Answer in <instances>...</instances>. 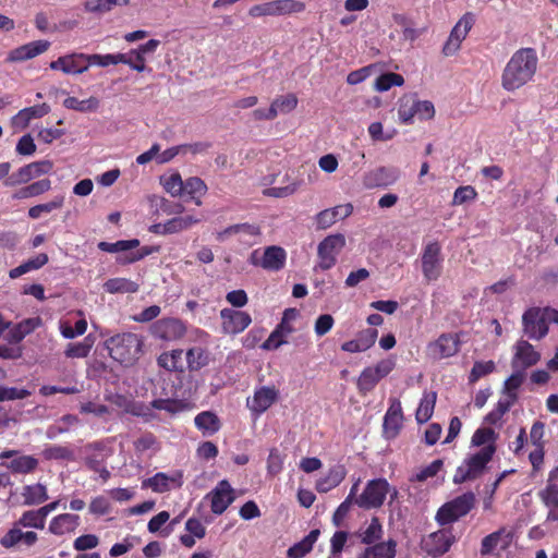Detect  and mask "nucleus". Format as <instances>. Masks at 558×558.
<instances>
[{
    "mask_svg": "<svg viewBox=\"0 0 558 558\" xmlns=\"http://www.w3.org/2000/svg\"><path fill=\"white\" fill-rule=\"evenodd\" d=\"M538 56L534 48H520L512 53L501 73V87L513 93L534 81Z\"/></svg>",
    "mask_w": 558,
    "mask_h": 558,
    "instance_id": "f257e3e1",
    "label": "nucleus"
},
{
    "mask_svg": "<svg viewBox=\"0 0 558 558\" xmlns=\"http://www.w3.org/2000/svg\"><path fill=\"white\" fill-rule=\"evenodd\" d=\"M45 525L46 520L39 509L27 510L22 513L19 520L13 524V527L0 538V545L5 549H10L22 542L27 547H31L37 543L38 535L33 531L23 532L21 527L43 530Z\"/></svg>",
    "mask_w": 558,
    "mask_h": 558,
    "instance_id": "f03ea898",
    "label": "nucleus"
},
{
    "mask_svg": "<svg viewBox=\"0 0 558 558\" xmlns=\"http://www.w3.org/2000/svg\"><path fill=\"white\" fill-rule=\"evenodd\" d=\"M143 344L142 337L133 332L117 333L106 340L110 357L126 367L140 359Z\"/></svg>",
    "mask_w": 558,
    "mask_h": 558,
    "instance_id": "7ed1b4c3",
    "label": "nucleus"
},
{
    "mask_svg": "<svg viewBox=\"0 0 558 558\" xmlns=\"http://www.w3.org/2000/svg\"><path fill=\"white\" fill-rule=\"evenodd\" d=\"M476 505L473 492H466L445 502L436 512L435 520L440 526L457 522L465 517Z\"/></svg>",
    "mask_w": 558,
    "mask_h": 558,
    "instance_id": "20e7f679",
    "label": "nucleus"
},
{
    "mask_svg": "<svg viewBox=\"0 0 558 558\" xmlns=\"http://www.w3.org/2000/svg\"><path fill=\"white\" fill-rule=\"evenodd\" d=\"M495 451L496 446L490 444L484 446L478 452L465 459L456 470L453 483L462 484L466 481L477 478L485 470L487 463L493 459Z\"/></svg>",
    "mask_w": 558,
    "mask_h": 558,
    "instance_id": "39448f33",
    "label": "nucleus"
},
{
    "mask_svg": "<svg viewBox=\"0 0 558 558\" xmlns=\"http://www.w3.org/2000/svg\"><path fill=\"white\" fill-rule=\"evenodd\" d=\"M388 493H390V484L386 478L371 480L355 499V504L363 509H377L384 505Z\"/></svg>",
    "mask_w": 558,
    "mask_h": 558,
    "instance_id": "423d86ee",
    "label": "nucleus"
},
{
    "mask_svg": "<svg viewBox=\"0 0 558 558\" xmlns=\"http://www.w3.org/2000/svg\"><path fill=\"white\" fill-rule=\"evenodd\" d=\"M345 245V238L341 233L326 236L317 247L318 263L316 269L329 270L337 263V256Z\"/></svg>",
    "mask_w": 558,
    "mask_h": 558,
    "instance_id": "0eeeda50",
    "label": "nucleus"
},
{
    "mask_svg": "<svg viewBox=\"0 0 558 558\" xmlns=\"http://www.w3.org/2000/svg\"><path fill=\"white\" fill-rule=\"evenodd\" d=\"M454 542L456 536L452 533V529L444 527L424 537L422 541V549L428 556L439 557L449 551Z\"/></svg>",
    "mask_w": 558,
    "mask_h": 558,
    "instance_id": "6e6552de",
    "label": "nucleus"
},
{
    "mask_svg": "<svg viewBox=\"0 0 558 558\" xmlns=\"http://www.w3.org/2000/svg\"><path fill=\"white\" fill-rule=\"evenodd\" d=\"M422 272L427 281H435L441 275V247L437 241L425 245L422 257Z\"/></svg>",
    "mask_w": 558,
    "mask_h": 558,
    "instance_id": "1a4fd4ad",
    "label": "nucleus"
},
{
    "mask_svg": "<svg viewBox=\"0 0 558 558\" xmlns=\"http://www.w3.org/2000/svg\"><path fill=\"white\" fill-rule=\"evenodd\" d=\"M474 23L473 15L471 13H465L453 26L450 32V35L446 43L442 46V54L445 57H451L456 54L461 48L462 41L468 36Z\"/></svg>",
    "mask_w": 558,
    "mask_h": 558,
    "instance_id": "9d476101",
    "label": "nucleus"
},
{
    "mask_svg": "<svg viewBox=\"0 0 558 558\" xmlns=\"http://www.w3.org/2000/svg\"><path fill=\"white\" fill-rule=\"evenodd\" d=\"M51 70H60L64 74H82L90 66V56L82 52H73L59 57L49 64Z\"/></svg>",
    "mask_w": 558,
    "mask_h": 558,
    "instance_id": "9b49d317",
    "label": "nucleus"
},
{
    "mask_svg": "<svg viewBox=\"0 0 558 558\" xmlns=\"http://www.w3.org/2000/svg\"><path fill=\"white\" fill-rule=\"evenodd\" d=\"M286 251L277 245L266 247L262 258L257 257V251H254L250 256L252 265L259 266L269 271L281 270L286 265Z\"/></svg>",
    "mask_w": 558,
    "mask_h": 558,
    "instance_id": "f8f14e48",
    "label": "nucleus"
},
{
    "mask_svg": "<svg viewBox=\"0 0 558 558\" xmlns=\"http://www.w3.org/2000/svg\"><path fill=\"white\" fill-rule=\"evenodd\" d=\"M400 177L395 167H377L364 173L363 185L366 189H384L395 184Z\"/></svg>",
    "mask_w": 558,
    "mask_h": 558,
    "instance_id": "ddd939ff",
    "label": "nucleus"
},
{
    "mask_svg": "<svg viewBox=\"0 0 558 558\" xmlns=\"http://www.w3.org/2000/svg\"><path fill=\"white\" fill-rule=\"evenodd\" d=\"M460 333L445 332L430 342L427 348L434 357L441 360L454 356L460 351Z\"/></svg>",
    "mask_w": 558,
    "mask_h": 558,
    "instance_id": "4468645a",
    "label": "nucleus"
},
{
    "mask_svg": "<svg viewBox=\"0 0 558 558\" xmlns=\"http://www.w3.org/2000/svg\"><path fill=\"white\" fill-rule=\"evenodd\" d=\"M523 330L530 339L539 340L548 332V326L541 307H531L522 316Z\"/></svg>",
    "mask_w": 558,
    "mask_h": 558,
    "instance_id": "2eb2a0df",
    "label": "nucleus"
},
{
    "mask_svg": "<svg viewBox=\"0 0 558 558\" xmlns=\"http://www.w3.org/2000/svg\"><path fill=\"white\" fill-rule=\"evenodd\" d=\"M210 500V509L215 514H222L234 500V492L227 480L220 481L206 496Z\"/></svg>",
    "mask_w": 558,
    "mask_h": 558,
    "instance_id": "dca6fc26",
    "label": "nucleus"
},
{
    "mask_svg": "<svg viewBox=\"0 0 558 558\" xmlns=\"http://www.w3.org/2000/svg\"><path fill=\"white\" fill-rule=\"evenodd\" d=\"M220 317L222 319L223 332L229 335H238L244 331L252 323L248 313L232 308H222Z\"/></svg>",
    "mask_w": 558,
    "mask_h": 558,
    "instance_id": "f3484780",
    "label": "nucleus"
},
{
    "mask_svg": "<svg viewBox=\"0 0 558 558\" xmlns=\"http://www.w3.org/2000/svg\"><path fill=\"white\" fill-rule=\"evenodd\" d=\"M185 331L184 324L178 318H161L151 326L153 336L166 341L180 339Z\"/></svg>",
    "mask_w": 558,
    "mask_h": 558,
    "instance_id": "a211bd4d",
    "label": "nucleus"
},
{
    "mask_svg": "<svg viewBox=\"0 0 558 558\" xmlns=\"http://www.w3.org/2000/svg\"><path fill=\"white\" fill-rule=\"evenodd\" d=\"M13 458L4 464L14 474H29L38 466V460L33 456H19L17 450H4L0 453V460Z\"/></svg>",
    "mask_w": 558,
    "mask_h": 558,
    "instance_id": "6ab92c4d",
    "label": "nucleus"
},
{
    "mask_svg": "<svg viewBox=\"0 0 558 558\" xmlns=\"http://www.w3.org/2000/svg\"><path fill=\"white\" fill-rule=\"evenodd\" d=\"M539 360L541 354L535 351L534 347L525 340H520L515 344L511 366L513 369H522L525 373L526 368L536 365Z\"/></svg>",
    "mask_w": 558,
    "mask_h": 558,
    "instance_id": "aec40b11",
    "label": "nucleus"
},
{
    "mask_svg": "<svg viewBox=\"0 0 558 558\" xmlns=\"http://www.w3.org/2000/svg\"><path fill=\"white\" fill-rule=\"evenodd\" d=\"M278 390L275 387L263 386L255 390L252 399H247V408L255 414L267 411L277 400Z\"/></svg>",
    "mask_w": 558,
    "mask_h": 558,
    "instance_id": "412c9836",
    "label": "nucleus"
},
{
    "mask_svg": "<svg viewBox=\"0 0 558 558\" xmlns=\"http://www.w3.org/2000/svg\"><path fill=\"white\" fill-rule=\"evenodd\" d=\"M49 47L50 43L48 40L31 41L11 50L8 59L12 62L26 61L46 52Z\"/></svg>",
    "mask_w": 558,
    "mask_h": 558,
    "instance_id": "4be33fe9",
    "label": "nucleus"
},
{
    "mask_svg": "<svg viewBox=\"0 0 558 558\" xmlns=\"http://www.w3.org/2000/svg\"><path fill=\"white\" fill-rule=\"evenodd\" d=\"M182 477L181 472H177L171 476L163 472H158L154 476L144 480L142 482V488H150L155 493L162 494L170 490V483L175 484L177 487H181L183 484Z\"/></svg>",
    "mask_w": 558,
    "mask_h": 558,
    "instance_id": "5701e85b",
    "label": "nucleus"
},
{
    "mask_svg": "<svg viewBox=\"0 0 558 558\" xmlns=\"http://www.w3.org/2000/svg\"><path fill=\"white\" fill-rule=\"evenodd\" d=\"M81 525L78 514L61 513L51 519L49 523V532L57 536L74 533Z\"/></svg>",
    "mask_w": 558,
    "mask_h": 558,
    "instance_id": "b1692460",
    "label": "nucleus"
},
{
    "mask_svg": "<svg viewBox=\"0 0 558 558\" xmlns=\"http://www.w3.org/2000/svg\"><path fill=\"white\" fill-rule=\"evenodd\" d=\"M402 421L403 413L401 403L400 401H393L384 416L383 427L388 438H393L399 434L402 427Z\"/></svg>",
    "mask_w": 558,
    "mask_h": 558,
    "instance_id": "393cba45",
    "label": "nucleus"
},
{
    "mask_svg": "<svg viewBox=\"0 0 558 558\" xmlns=\"http://www.w3.org/2000/svg\"><path fill=\"white\" fill-rule=\"evenodd\" d=\"M260 234V228L253 223H236L227 227L222 231L217 233L218 241H225L231 235H240V241L248 242L247 238L256 239Z\"/></svg>",
    "mask_w": 558,
    "mask_h": 558,
    "instance_id": "a878e982",
    "label": "nucleus"
},
{
    "mask_svg": "<svg viewBox=\"0 0 558 558\" xmlns=\"http://www.w3.org/2000/svg\"><path fill=\"white\" fill-rule=\"evenodd\" d=\"M397 542L389 538L385 542H376L367 546L359 556V558H396Z\"/></svg>",
    "mask_w": 558,
    "mask_h": 558,
    "instance_id": "bb28decb",
    "label": "nucleus"
},
{
    "mask_svg": "<svg viewBox=\"0 0 558 558\" xmlns=\"http://www.w3.org/2000/svg\"><path fill=\"white\" fill-rule=\"evenodd\" d=\"M347 475L344 465L337 464L328 470V473L316 482V490L318 493H328L332 488L337 487Z\"/></svg>",
    "mask_w": 558,
    "mask_h": 558,
    "instance_id": "cd10ccee",
    "label": "nucleus"
},
{
    "mask_svg": "<svg viewBox=\"0 0 558 558\" xmlns=\"http://www.w3.org/2000/svg\"><path fill=\"white\" fill-rule=\"evenodd\" d=\"M106 401L122 409L124 413L132 414L135 416L145 415V405L141 402H136L129 397L121 393H111L105 397Z\"/></svg>",
    "mask_w": 558,
    "mask_h": 558,
    "instance_id": "c85d7f7f",
    "label": "nucleus"
},
{
    "mask_svg": "<svg viewBox=\"0 0 558 558\" xmlns=\"http://www.w3.org/2000/svg\"><path fill=\"white\" fill-rule=\"evenodd\" d=\"M539 498L548 508L547 520L558 521V485L547 483L546 487L539 492Z\"/></svg>",
    "mask_w": 558,
    "mask_h": 558,
    "instance_id": "c756f323",
    "label": "nucleus"
},
{
    "mask_svg": "<svg viewBox=\"0 0 558 558\" xmlns=\"http://www.w3.org/2000/svg\"><path fill=\"white\" fill-rule=\"evenodd\" d=\"M194 423L197 429H199L205 436L216 434L221 427L219 417L211 411H203L198 413L194 418Z\"/></svg>",
    "mask_w": 558,
    "mask_h": 558,
    "instance_id": "7c9ffc66",
    "label": "nucleus"
},
{
    "mask_svg": "<svg viewBox=\"0 0 558 558\" xmlns=\"http://www.w3.org/2000/svg\"><path fill=\"white\" fill-rule=\"evenodd\" d=\"M294 331L293 327H287L279 323L276 328L271 331L269 337L263 342L260 348L266 351L277 350L282 344H286L287 337Z\"/></svg>",
    "mask_w": 558,
    "mask_h": 558,
    "instance_id": "2f4dec72",
    "label": "nucleus"
},
{
    "mask_svg": "<svg viewBox=\"0 0 558 558\" xmlns=\"http://www.w3.org/2000/svg\"><path fill=\"white\" fill-rule=\"evenodd\" d=\"M51 189V181L49 179H41L33 182L26 186L16 190L12 198L13 199H26L39 196Z\"/></svg>",
    "mask_w": 558,
    "mask_h": 558,
    "instance_id": "473e14b6",
    "label": "nucleus"
},
{
    "mask_svg": "<svg viewBox=\"0 0 558 558\" xmlns=\"http://www.w3.org/2000/svg\"><path fill=\"white\" fill-rule=\"evenodd\" d=\"M319 534H320L319 530H317V529L312 530L302 541L295 543L288 549V551H287L288 557L289 558H303L305 555H307L313 549V546L316 543Z\"/></svg>",
    "mask_w": 558,
    "mask_h": 558,
    "instance_id": "72a5a7b5",
    "label": "nucleus"
},
{
    "mask_svg": "<svg viewBox=\"0 0 558 558\" xmlns=\"http://www.w3.org/2000/svg\"><path fill=\"white\" fill-rule=\"evenodd\" d=\"M22 496L25 506L40 505L49 498L47 487L41 483L24 486Z\"/></svg>",
    "mask_w": 558,
    "mask_h": 558,
    "instance_id": "f704fd0d",
    "label": "nucleus"
},
{
    "mask_svg": "<svg viewBox=\"0 0 558 558\" xmlns=\"http://www.w3.org/2000/svg\"><path fill=\"white\" fill-rule=\"evenodd\" d=\"M49 262V257L46 253H39L35 257L27 259L22 263L20 266L12 268L9 271V277L11 279H16L24 274H27L33 270H38L44 267Z\"/></svg>",
    "mask_w": 558,
    "mask_h": 558,
    "instance_id": "c9c22d12",
    "label": "nucleus"
},
{
    "mask_svg": "<svg viewBox=\"0 0 558 558\" xmlns=\"http://www.w3.org/2000/svg\"><path fill=\"white\" fill-rule=\"evenodd\" d=\"M383 535L384 527L379 518L377 517H373L369 524L365 529H361L359 532L361 543L367 546H371L376 542L381 541Z\"/></svg>",
    "mask_w": 558,
    "mask_h": 558,
    "instance_id": "e433bc0d",
    "label": "nucleus"
},
{
    "mask_svg": "<svg viewBox=\"0 0 558 558\" xmlns=\"http://www.w3.org/2000/svg\"><path fill=\"white\" fill-rule=\"evenodd\" d=\"M158 365L169 372H183L184 359L183 350H172L171 352H163L158 356Z\"/></svg>",
    "mask_w": 558,
    "mask_h": 558,
    "instance_id": "4c0bfd02",
    "label": "nucleus"
},
{
    "mask_svg": "<svg viewBox=\"0 0 558 558\" xmlns=\"http://www.w3.org/2000/svg\"><path fill=\"white\" fill-rule=\"evenodd\" d=\"M41 456L47 461H74L75 452L70 446L62 445H48L43 451Z\"/></svg>",
    "mask_w": 558,
    "mask_h": 558,
    "instance_id": "58836bf2",
    "label": "nucleus"
},
{
    "mask_svg": "<svg viewBox=\"0 0 558 558\" xmlns=\"http://www.w3.org/2000/svg\"><path fill=\"white\" fill-rule=\"evenodd\" d=\"M437 393L435 391H425L420 401L418 408L415 413V418L418 424L426 423L433 415Z\"/></svg>",
    "mask_w": 558,
    "mask_h": 558,
    "instance_id": "ea45409f",
    "label": "nucleus"
},
{
    "mask_svg": "<svg viewBox=\"0 0 558 558\" xmlns=\"http://www.w3.org/2000/svg\"><path fill=\"white\" fill-rule=\"evenodd\" d=\"M104 289L110 294L116 293H136L140 289L138 283L128 278H111L104 283Z\"/></svg>",
    "mask_w": 558,
    "mask_h": 558,
    "instance_id": "a19ab883",
    "label": "nucleus"
},
{
    "mask_svg": "<svg viewBox=\"0 0 558 558\" xmlns=\"http://www.w3.org/2000/svg\"><path fill=\"white\" fill-rule=\"evenodd\" d=\"M63 106L66 109H72L78 112H93L99 107V99L90 96L87 99L80 100L76 97L69 96L63 100Z\"/></svg>",
    "mask_w": 558,
    "mask_h": 558,
    "instance_id": "79ce46f5",
    "label": "nucleus"
},
{
    "mask_svg": "<svg viewBox=\"0 0 558 558\" xmlns=\"http://www.w3.org/2000/svg\"><path fill=\"white\" fill-rule=\"evenodd\" d=\"M183 192L189 194L197 206L202 204L201 197L206 194L207 185L198 177H191L183 182Z\"/></svg>",
    "mask_w": 558,
    "mask_h": 558,
    "instance_id": "37998d69",
    "label": "nucleus"
},
{
    "mask_svg": "<svg viewBox=\"0 0 558 558\" xmlns=\"http://www.w3.org/2000/svg\"><path fill=\"white\" fill-rule=\"evenodd\" d=\"M393 21L402 27V38L404 40L414 41L425 32V28L414 27V23L404 14H395Z\"/></svg>",
    "mask_w": 558,
    "mask_h": 558,
    "instance_id": "c03bdc74",
    "label": "nucleus"
},
{
    "mask_svg": "<svg viewBox=\"0 0 558 558\" xmlns=\"http://www.w3.org/2000/svg\"><path fill=\"white\" fill-rule=\"evenodd\" d=\"M160 41L158 39H149L147 43L141 45L136 49H132V53L136 57L137 62H134L133 70L137 72H143L146 70L145 65V54L154 53Z\"/></svg>",
    "mask_w": 558,
    "mask_h": 558,
    "instance_id": "a18cd8bd",
    "label": "nucleus"
},
{
    "mask_svg": "<svg viewBox=\"0 0 558 558\" xmlns=\"http://www.w3.org/2000/svg\"><path fill=\"white\" fill-rule=\"evenodd\" d=\"M64 204L63 195H56L50 202L38 204L28 209V217L32 219H38L43 214H50L53 210L62 208Z\"/></svg>",
    "mask_w": 558,
    "mask_h": 558,
    "instance_id": "49530a36",
    "label": "nucleus"
},
{
    "mask_svg": "<svg viewBox=\"0 0 558 558\" xmlns=\"http://www.w3.org/2000/svg\"><path fill=\"white\" fill-rule=\"evenodd\" d=\"M199 222V219L192 216H179L174 217L172 219H169L165 222L166 231H168V234L178 233L183 230L190 229L192 226Z\"/></svg>",
    "mask_w": 558,
    "mask_h": 558,
    "instance_id": "de8ad7c7",
    "label": "nucleus"
},
{
    "mask_svg": "<svg viewBox=\"0 0 558 558\" xmlns=\"http://www.w3.org/2000/svg\"><path fill=\"white\" fill-rule=\"evenodd\" d=\"M185 360L190 371H198L208 363L207 352L201 347H194L187 350Z\"/></svg>",
    "mask_w": 558,
    "mask_h": 558,
    "instance_id": "09e8293b",
    "label": "nucleus"
},
{
    "mask_svg": "<svg viewBox=\"0 0 558 558\" xmlns=\"http://www.w3.org/2000/svg\"><path fill=\"white\" fill-rule=\"evenodd\" d=\"M129 0H86L84 10L89 13H106L111 11L116 5H126Z\"/></svg>",
    "mask_w": 558,
    "mask_h": 558,
    "instance_id": "8fccbe9b",
    "label": "nucleus"
},
{
    "mask_svg": "<svg viewBox=\"0 0 558 558\" xmlns=\"http://www.w3.org/2000/svg\"><path fill=\"white\" fill-rule=\"evenodd\" d=\"M380 379L373 373L371 367H366L362 371L357 378V389L362 395L371 392Z\"/></svg>",
    "mask_w": 558,
    "mask_h": 558,
    "instance_id": "3c124183",
    "label": "nucleus"
},
{
    "mask_svg": "<svg viewBox=\"0 0 558 558\" xmlns=\"http://www.w3.org/2000/svg\"><path fill=\"white\" fill-rule=\"evenodd\" d=\"M140 245V241L137 239L132 240H119L114 243L109 242H99L98 248L102 252L108 253H117V252H126L132 248H135Z\"/></svg>",
    "mask_w": 558,
    "mask_h": 558,
    "instance_id": "603ef678",
    "label": "nucleus"
},
{
    "mask_svg": "<svg viewBox=\"0 0 558 558\" xmlns=\"http://www.w3.org/2000/svg\"><path fill=\"white\" fill-rule=\"evenodd\" d=\"M496 369L494 361H476L469 375V383L474 384L482 377L492 374Z\"/></svg>",
    "mask_w": 558,
    "mask_h": 558,
    "instance_id": "864d4df0",
    "label": "nucleus"
},
{
    "mask_svg": "<svg viewBox=\"0 0 558 558\" xmlns=\"http://www.w3.org/2000/svg\"><path fill=\"white\" fill-rule=\"evenodd\" d=\"M404 83L402 75L393 72H388L379 75L376 80L375 87L379 92H386L392 86H401Z\"/></svg>",
    "mask_w": 558,
    "mask_h": 558,
    "instance_id": "5fc2aeb1",
    "label": "nucleus"
},
{
    "mask_svg": "<svg viewBox=\"0 0 558 558\" xmlns=\"http://www.w3.org/2000/svg\"><path fill=\"white\" fill-rule=\"evenodd\" d=\"M275 4L277 16L301 13L305 10V3L299 0H275Z\"/></svg>",
    "mask_w": 558,
    "mask_h": 558,
    "instance_id": "6e6d98bb",
    "label": "nucleus"
},
{
    "mask_svg": "<svg viewBox=\"0 0 558 558\" xmlns=\"http://www.w3.org/2000/svg\"><path fill=\"white\" fill-rule=\"evenodd\" d=\"M284 456L278 448H271L267 458V473L269 476H276L283 470Z\"/></svg>",
    "mask_w": 558,
    "mask_h": 558,
    "instance_id": "4d7b16f0",
    "label": "nucleus"
},
{
    "mask_svg": "<svg viewBox=\"0 0 558 558\" xmlns=\"http://www.w3.org/2000/svg\"><path fill=\"white\" fill-rule=\"evenodd\" d=\"M298 106V98L294 94H287L284 96L277 97L272 102L271 107L275 108L276 114L289 113L293 111Z\"/></svg>",
    "mask_w": 558,
    "mask_h": 558,
    "instance_id": "13d9d810",
    "label": "nucleus"
},
{
    "mask_svg": "<svg viewBox=\"0 0 558 558\" xmlns=\"http://www.w3.org/2000/svg\"><path fill=\"white\" fill-rule=\"evenodd\" d=\"M525 379V373L522 369H514V372L505 380L504 393L507 397L518 395V389Z\"/></svg>",
    "mask_w": 558,
    "mask_h": 558,
    "instance_id": "bf43d9fd",
    "label": "nucleus"
},
{
    "mask_svg": "<svg viewBox=\"0 0 558 558\" xmlns=\"http://www.w3.org/2000/svg\"><path fill=\"white\" fill-rule=\"evenodd\" d=\"M415 109V99L403 98L400 101L398 108V116L402 123L409 124L413 121L414 117H417Z\"/></svg>",
    "mask_w": 558,
    "mask_h": 558,
    "instance_id": "052dcab7",
    "label": "nucleus"
},
{
    "mask_svg": "<svg viewBox=\"0 0 558 558\" xmlns=\"http://www.w3.org/2000/svg\"><path fill=\"white\" fill-rule=\"evenodd\" d=\"M31 395L32 391L25 388L0 386V402L23 400Z\"/></svg>",
    "mask_w": 558,
    "mask_h": 558,
    "instance_id": "680f3d73",
    "label": "nucleus"
},
{
    "mask_svg": "<svg viewBox=\"0 0 558 558\" xmlns=\"http://www.w3.org/2000/svg\"><path fill=\"white\" fill-rule=\"evenodd\" d=\"M23 168L26 170L29 180H33L37 177L49 173L53 168V163L49 160H40L23 166Z\"/></svg>",
    "mask_w": 558,
    "mask_h": 558,
    "instance_id": "e2e57ef3",
    "label": "nucleus"
},
{
    "mask_svg": "<svg viewBox=\"0 0 558 558\" xmlns=\"http://www.w3.org/2000/svg\"><path fill=\"white\" fill-rule=\"evenodd\" d=\"M505 529H500L485 536L481 543V555L486 556L492 554L499 545Z\"/></svg>",
    "mask_w": 558,
    "mask_h": 558,
    "instance_id": "0e129e2a",
    "label": "nucleus"
},
{
    "mask_svg": "<svg viewBox=\"0 0 558 558\" xmlns=\"http://www.w3.org/2000/svg\"><path fill=\"white\" fill-rule=\"evenodd\" d=\"M496 433L492 428L482 427L477 428L475 433L472 436V445L473 446H487V445H495L496 440Z\"/></svg>",
    "mask_w": 558,
    "mask_h": 558,
    "instance_id": "69168bd1",
    "label": "nucleus"
},
{
    "mask_svg": "<svg viewBox=\"0 0 558 558\" xmlns=\"http://www.w3.org/2000/svg\"><path fill=\"white\" fill-rule=\"evenodd\" d=\"M476 197L477 192L473 186H459L453 193L452 205H462L466 202L474 201Z\"/></svg>",
    "mask_w": 558,
    "mask_h": 558,
    "instance_id": "338daca9",
    "label": "nucleus"
},
{
    "mask_svg": "<svg viewBox=\"0 0 558 558\" xmlns=\"http://www.w3.org/2000/svg\"><path fill=\"white\" fill-rule=\"evenodd\" d=\"M99 544V538L95 534H84L78 536L73 542V547L77 551H85L96 548Z\"/></svg>",
    "mask_w": 558,
    "mask_h": 558,
    "instance_id": "774afa93",
    "label": "nucleus"
}]
</instances>
